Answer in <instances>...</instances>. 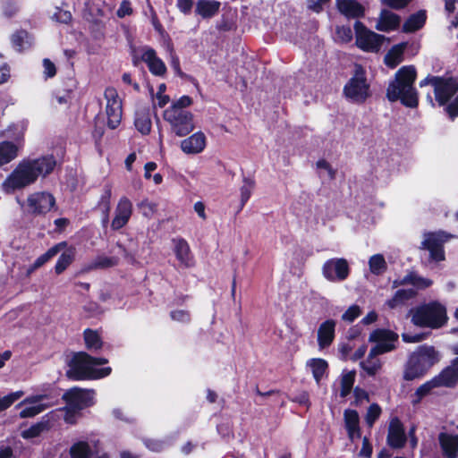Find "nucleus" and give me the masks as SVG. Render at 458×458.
Masks as SVG:
<instances>
[{
  "label": "nucleus",
  "mask_w": 458,
  "mask_h": 458,
  "mask_svg": "<svg viewBox=\"0 0 458 458\" xmlns=\"http://www.w3.org/2000/svg\"><path fill=\"white\" fill-rule=\"evenodd\" d=\"M409 315L413 325L422 328L439 329L448 320L445 306L437 301L412 308Z\"/></svg>",
  "instance_id": "obj_3"
},
{
  "label": "nucleus",
  "mask_w": 458,
  "mask_h": 458,
  "mask_svg": "<svg viewBox=\"0 0 458 458\" xmlns=\"http://www.w3.org/2000/svg\"><path fill=\"white\" fill-rule=\"evenodd\" d=\"M110 199H111V191L106 190L105 193L101 196L98 206L103 213L102 224L105 225L109 221V210H110Z\"/></svg>",
  "instance_id": "obj_48"
},
{
  "label": "nucleus",
  "mask_w": 458,
  "mask_h": 458,
  "mask_svg": "<svg viewBox=\"0 0 458 458\" xmlns=\"http://www.w3.org/2000/svg\"><path fill=\"white\" fill-rule=\"evenodd\" d=\"M355 377L356 373L354 370H343L339 377L341 397H345L351 393L355 381Z\"/></svg>",
  "instance_id": "obj_34"
},
{
  "label": "nucleus",
  "mask_w": 458,
  "mask_h": 458,
  "mask_svg": "<svg viewBox=\"0 0 458 458\" xmlns=\"http://www.w3.org/2000/svg\"><path fill=\"white\" fill-rule=\"evenodd\" d=\"M361 314V309L360 306L353 304L351 305L342 315L341 318L343 321L347 323L353 322Z\"/></svg>",
  "instance_id": "obj_53"
},
{
  "label": "nucleus",
  "mask_w": 458,
  "mask_h": 458,
  "mask_svg": "<svg viewBox=\"0 0 458 458\" xmlns=\"http://www.w3.org/2000/svg\"><path fill=\"white\" fill-rule=\"evenodd\" d=\"M337 7L341 13L352 18L360 17L364 12L356 0H337Z\"/></svg>",
  "instance_id": "obj_31"
},
{
  "label": "nucleus",
  "mask_w": 458,
  "mask_h": 458,
  "mask_svg": "<svg viewBox=\"0 0 458 458\" xmlns=\"http://www.w3.org/2000/svg\"><path fill=\"white\" fill-rule=\"evenodd\" d=\"M52 412H55V415L54 418L51 419V420H54L55 417H58V413L64 412V421L68 424H74L76 423L78 418L80 417L81 410L75 407H72V405H69L67 403V405L64 408L58 411H53Z\"/></svg>",
  "instance_id": "obj_41"
},
{
  "label": "nucleus",
  "mask_w": 458,
  "mask_h": 458,
  "mask_svg": "<svg viewBox=\"0 0 458 458\" xmlns=\"http://www.w3.org/2000/svg\"><path fill=\"white\" fill-rule=\"evenodd\" d=\"M255 187V183L252 180L246 179L243 182L242 186L241 187V201L242 204L244 205L252 194V191Z\"/></svg>",
  "instance_id": "obj_55"
},
{
  "label": "nucleus",
  "mask_w": 458,
  "mask_h": 458,
  "mask_svg": "<svg viewBox=\"0 0 458 458\" xmlns=\"http://www.w3.org/2000/svg\"><path fill=\"white\" fill-rule=\"evenodd\" d=\"M364 401H369V394L368 393L359 387H356L354 389V403L356 405L361 404Z\"/></svg>",
  "instance_id": "obj_64"
},
{
  "label": "nucleus",
  "mask_w": 458,
  "mask_h": 458,
  "mask_svg": "<svg viewBox=\"0 0 458 458\" xmlns=\"http://www.w3.org/2000/svg\"><path fill=\"white\" fill-rule=\"evenodd\" d=\"M435 387H437V386L436 385V380H434V378L424 383L416 390V393H415L416 399L413 402L414 403L420 402L422 397L427 395Z\"/></svg>",
  "instance_id": "obj_54"
},
{
  "label": "nucleus",
  "mask_w": 458,
  "mask_h": 458,
  "mask_svg": "<svg viewBox=\"0 0 458 458\" xmlns=\"http://www.w3.org/2000/svg\"><path fill=\"white\" fill-rule=\"evenodd\" d=\"M53 405L54 402L48 394H36L26 396L15 408L19 410V418L31 419Z\"/></svg>",
  "instance_id": "obj_8"
},
{
  "label": "nucleus",
  "mask_w": 458,
  "mask_h": 458,
  "mask_svg": "<svg viewBox=\"0 0 458 458\" xmlns=\"http://www.w3.org/2000/svg\"><path fill=\"white\" fill-rule=\"evenodd\" d=\"M134 125L142 135H148L150 132L152 123L148 108H141L136 111Z\"/></svg>",
  "instance_id": "obj_30"
},
{
  "label": "nucleus",
  "mask_w": 458,
  "mask_h": 458,
  "mask_svg": "<svg viewBox=\"0 0 458 458\" xmlns=\"http://www.w3.org/2000/svg\"><path fill=\"white\" fill-rule=\"evenodd\" d=\"M453 238L452 234L443 231L426 233L423 235L421 242L422 247L429 251L430 259L434 261H443L445 259V251L443 245Z\"/></svg>",
  "instance_id": "obj_13"
},
{
  "label": "nucleus",
  "mask_w": 458,
  "mask_h": 458,
  "mask_svg": "<svg viewBox=\"0 0 458 458\" xmlns=\"http://www.w3.org/2000/svg\"><path fill=\"white\" fill-rule=\"evenodd\" d=\"M437 386H452L458 381V358L445 369L438 376L434 377Z\"/></svg>",
  "instance_id": "obj_26"
},
{
  "label": "nucleus",
  "mask_w": 458,
  "mask_h": 458,
  "mask_svg": "<svg viewBox=\"0 0 458 458\" xmlns=\"http://www.w3.org/2000/svg\"><path fill=\"white\" fill-rule=\"evenodd\" d=\"M174 252L177 260L184 267L193 265V257L188 242L182 238L173 240Z\"/></svg>",
  "instance_id": "obj_25"
},
{
  "label": "nucleus",
  "mask_w": 458,
  "mask_h": 458,
  "mask_svg": "<svg viewBox=\"0 0 458 458\" xmlns=\"http://www.w3.org/2000/svg\"><path fill=\"white\" fill-rule=\"evenodd\" d=\"M414 295L415 292L412 289L398 290L394 296L387 301V305L389 308L394 309L402 304L404 301L412 298Z\"/></svg>",
  "instance_id": "obj_44"
},
{
  "label": "nucleus",
  "mask_w": 458,
  "mask_h": 458,
  "mask_svg": "<svg viewBox=\"0 0 458 458\" xmlns=\"http://www.w3.org/2000/svg\"><path fill=\"white\" fill-rule=\"evenodd\" d=\"M426 21V13L419 11L411 14L403 23V31L414 32L423 27Z\"/></svg>",
  "instance_id": "obj_36"
},
{
  "label": "nucleus",
  "mask_w": 458,
  "mask_h": 458,
  "mask_svg": "<svg viewBox=\"0 0 458 458\" xmlns=\"http://www.w3.org/2000/svg\"><path fill=\"white\" fill-rule=\"evenodd\" d=\"M399 335L392 330L377 328L373 330L369 336V342L374 344L371 351L384 354L396 348Z\"/></svg>",
  "instance_id": "obj_11"
},
{
  "label": "nucleus",
  "mask_w": 458,
  "mask_h": 458,
  "mask_svg": "<svg viewBox=\"0 0 458 458\" xmlns=\"http://www.w3.org/2000/svg\"><path fill=\"white\" fill-rule=\"evenodd\" d=\"M438 440L442 453L446 458H457L458 435L441 433Z\"/></svg>",
  "instance_id": "obj_24"
},
{
  "label": "nucleus",
  "mask_w": 458,
  "mask_h": 458,
  "mask_svg": "<svg viewBox=\"0 0 458 458\" xmlns=\"http://www.w3.org/2000/svg\"><path fill=\"white\" fill-rule=\"evenodd\" d=\"M369 270L374 275H381L386 270V262L381 254H375L369 259Z\"/></svg>",
  "instance_id": "obj_42"
},
{
  "label": "nucleus",
  "mask_w": 458,
  "mask_h": 458,
  "mask_svg": "<svg viewBox=\"0 0 458 458\" xmlns=\"http://www.w3.org/2000/svg\"><path fill=\"white\" fill-rule=\"evenodd\" d=\"M406 442V437L402 422L393 418L389 423L387 444L393 448H401Z\"/></svg>",
  "instance_id": "obj_20"
},
{
  "label": "nucleus",
  "mask_w": 458,
  "mask_h": 458,
  "mask_svg": "<svg viewBox=\"0 0 458 458\" xmlns=\"http://www.w3.org/2000/svg\"><path fill=\"white\" fill-rule=\"evenodd\" d=\"M27 124L25 122H20L18 123L12 124L3 133V136L13 139L18 141L22 139Z\"/></svg>",
  "instance_id": "obj_45"
},
{
  "label": "nucleus",
  "mask_w": 458,
  "mask_h": 458,
  "mask_svg": "<svg viewBox=\"0 0 458 458\" xmlns=\"http://www.w3.org/2000/svg\"><path fill=\"white\" fill-rule=\"evenodd\" d=\"M306 368L312 374L316 383L319 385L321 379L327 376L328 363L321 358H312L306 361Z\"/></svg>",
  "instance_id": "obj_28"
},
{
  "label": "nucleus",
  "mask_w": 458,
  "mask_h": 458,
  "mask_svg": "<svg viewBox=\"0 0 458 458\" xmlns=\"http://www.w3.org/2000/svg\"><path fill=\"white\" fill-rule=\"evenodd\" d=\"M55 166V160L52 156L38 159L23 160L20 162L13 171L1 184V190L5 194H12L34 183L39 176L45 177Z\"/></svg>",
  "instance_id": "obj_1"
},
{
  "label": "nucleus",
  "mask_w": 458,
  "mask_h": 458,
  "mask_svg": "<svg viewBox=\"0 0 458 458\" xmlns=\"http://www.w3.org/2000/svg\"><path fill=\"white\" fill-rule=\"evenodd\" d=\"M344 93L348 99L355 103H363L369 97V84L365 70L360 65H355L354 73L345 84Z\"/></svg>",
  "instance_id": "obj_7"
},
{
  "label": "nucleus",
  "mask_w": 458,
  "mask_h": 458,
  "mask_svg": "<svg viewBox=\"0 0 458 458\" xmlns=\"http://www.w3.org/2000/svg\"><path fill=\"white\" fill-rule=\"evenodd\" d=\"M75 256V250L74 248H69L64 252L61 254L59 257L55 270L56 274L63 273L72 262Z\"/></svg>",
  "instance_id": "obj_40"
},
{
  "label": "nucleus",
  "mask_w": 458,
  "mask_h": 458,
  "mask_svg": "<svg viewBox=\"0 0 458 458\" xmlns=\"http://www.w3.org/2000/svg\"><path fill=\"white\" fill-rule=\"evenodd\" d=\"M381 414V408L377 403H372L365 415V421L369 428H372Z\"/></svg>",
  "instance_id": "obj_52"
},
{
  "label": "nucleus",
  "mask_w": 458,
  "mask_h": 458,
  "mask_svg": "<svg viewBox=\"0 0 458 458\" xmlns=\"http://www.w3.org/2000/svg\"><path fill=\"white\" fill-rule=\"evenodd\" d=\"M107 362H94L92 366H90L91 370L96 371L95 374H103L99 376L97 379H100L106 377L110 375L112 369L110 367L99 368L100 366L106 364Z\"/></svg>",
  "instance_id": "obj_60"
},
{
  "label": "nucleus",
  "mask_w": 458,
  "mask_h": 458,
  "mask_svg": "<svg viewBox=\"0 0 458 458\" xmlns=\"http://www.w3.org/2000/svg\"><path fill=\"white\" fill-rule=\"evenodd\" d=\"M407 43H400L392 47L385 56V64L390 68L396 67L403 60V53Z\"/></svg>",
  "instance_id": "obj_32"
},
{
  "label": "nucleus",
  "mask_w": 458,
  "mask_h": 458,
  "mask_svg": "<svg viewBox=\"0 0 458 458\" xmlns=\"http://www.w3.org/2000/svg\"><path fill=\"white\" fill-rule=\"evenodd\" d=\"M18 155V146L10 141L0 142V166L10 163Z\"/></svg>",
  "instance_id": "obj_35"
},
{
  "label": "nucleus",
  "mask_w": 458,
  "mask_h": 458,
  "mask_svg": "<svg viewBox=\"0 0 458 458\" xmlns=\"http://www.w3.org/2000/svg\"><path fill=\"white\" fill-rule=\"evenodd\" d=\"M141 60L148 65L149 72L155 75L163 77L166 73V66L156 51L150 47L141 49Z\"/></svg>",
  "instance_id": "obj_19"
},
{
  "label": "nucleus",
  "mask_w": 458,
  "mask_h": 458,
  "mask_svg": "<svg viewBox=\"0 0 458 458\" xmlns=\"http://www.w3.org/2000/svg\"><path fill=\"white\" fill-rule=\"evenodd\" d=\"M55 412H49L42 418L40 421L32 424L29 428L21 432V436L24 439H32L38 437L51 427L50 421L54 418Z\"/></svg>",
  "instance_id": "obj_27"
},
{
  "label": "nucleus",
  "mask_w": 458,
  "mask_h": 458,
  "mask_svg": "<svg viewBox=\"0 0 458 458\" xmlns=\"http://www.w3.org/2000/svg\"><path fill=\"white\" fill-rule=\"evenodd\" d=\"M24 395L22 390L9 393L8 394L0 397V411H5L10 408L16 401L20 400Z\"/></svg>",
  "instance_id": "obj_47"
},
{
  "label": "nucleus",
  "mask_w": 458,
  "mask_h": 458,
  "mask_svg": "<svg viewBox=\"0 0 458 458\" xmlns=\"http://www.w3.org/2000/svg\"><path fill=\"white\" fill-rule=\"evenodd\" d=\"M96 393L91 389L72 388L64 393L66 403L79 410L90 407L95 403Z\"/></svg>",
  "instance_id": "obj_16"
},
{
  "label": "nucleus",
  "mask_w": 458,
  "mask_h": 458,
  "mask_svg": "<svg viewBox=\"0 0 458 458\" xmlns=\"http://www.w3.org/2000/svg\"><path fill=\"white\" fill-rule=\"evenodd\" d=\"M401 18L398 14L384 9L381 11L377 24L376 30L383 32H390L397 30L400 27Z\"/></svg>",
  "instance_id": "obj_21"
},
{
  "label": "nucleus",
  "mask_w": 458,
  "mask_h": 458,
  "mask_svg": "<svg viewBox=\"0 0 458 458\" xmlns=\"http://www.w3.org/2000/svg\"><path fill=\"white\" fill-rule=\"evenodd\" d=\"M72 99V92L70 90L57 91L52 98V106L57 107H67Z\"/></svg>",
  "instance_id": "obj_49"
},
{
  "label": "nucleus",
  "mask_w": 458,
  "mask_h": 458,
  "mask_svg": "<svg viewBox=\"0 0 458 458\" xmlns=\"http://www.w3.org/2000/svg\"><path fill=\"white\" fill-rule=\"evenodd\" d=\"M192 99L188 96H182L174 102L169 107H175L179 110H186L185 108L191 106Z\"/></svg>",
  "instance_id": "obj_62"
},
{
  "label": "nucleus",
  "mask_w": 458,
  "mask_h": 458,
  "mask_svg": "<svg viewBox=\"0 0 458 458\" xmlns=\"http://www.w3.org/2000/svg\"><path fill=\"white\" fill-rule=\"evenodd\" d=\"M171 318L179 323H188L191 319L190 313L185 310H175L170 313Z\"/></svg>",
  "instance_id": "obj_58"
},
{
  "label": "nucleus",
  "mask_w": 458,
  "mask_h": 458,
  "mask_svg": "<svg viewBox=\"0 0 458 458\" xmlns=\"http://www.w3.org/2000/svg\"><path fill=\"white\" fill-rule=\"evenodd\" d=\"M443 87L441 90L442 98H436L440 105H444L448 99L458 91V83L454 79L441 78Z\"/></svg>",
  "instance_id": "obj_37"
},
{
  "label": "nucleus",
  "mask_w": 458,
  "mask_h": 458,
  "mask_svg": "<svg viewBox=\"0 0 458 458\" xmlns=\"http://www.w3.org/2000/svg\"><path fill=\"white\" fill-rule=\"evenodd\" d=\"M352 39V29L348 26L336 27L335 40L338 43L345 44Z\"/></svg>",
  "instance_id": "obj_50"
},
{
  "label": "nucleus",
  "mask_w": 458,
  "mask_h": 458,
  "mask_svg": "<svg viewBox=\"0 0 458 458\" xmlns=\"http://www.w3.org/2000/svg\"><path fill=\"white\" fill-rule=\"evenodd\" d=\"M83 336L87 349L91 351H97L102 347V338L98 331L92 329H86L83 333Z\"/></svg>",
  "instance_id": "obj_38"
},
{
  "label": "nucleus",
  "mask_w": 458,
  "mask_h": 458,
  "mask_svg": "<svg viewBox=\"0 0 458 458\" xmlns=\"http://www.w3.org/2000/svg\"><path fill=\"white\" fill-rule=\"evenodd\" d=\"M439 360L440 354L433 346H420L409 358L403 372L404 379L413 380L422 377L428 369Z\"/></svg>",
  "instance_id": "obj_4"
},
{
  "label": "nucleus",
  "mask_w": 458,
  "mask_h": 458,
  "mask_svg": "<svg viewBox=\"0 0 458 458\" xmlns=\"http://www.w3.org/2000/svg\"><path fill=\"white\" fill-rule=\"evenodd\" d=\"M416 69L412 65L400 68L386 90L389 101L400 100L405 106L414 108L418 106V92L413 87L416 80Z\"/></svg>",
  "instance_id": "obj_2"
},
{
  "label": "nucleus",
  "mask_w": 458,
  "mask_h": 458,
  "mask_svg": "<svg viewBox=\"0 0 458 458\" xmlns=\"http://www.w3.org/2000/svg\"><path fill=\"white\" fill-rule=\"evenodd\" d=\"M344 428L350 440L360 437V416L355 410L346 409L344 411Z\"/></svg>",
  "instance_id": "obj_23"
},
{
  "label": "nucleus",
  "mask_w": 458,
  "mask_h": 458,
  "mask_svg": "<svg viewBox=\"0 0 458 458\" xmlns=\"http://www.w3.org/2000/svg\"><path fill=\"white\" fill-rule=\"evenodd\" d=\"M70 458H110L109 454L101 450L95 441H77L69 450Z\"/></svg>",
  "instance_id": "obj_15"
},
{
  "label": "nucleus",
  "mask_w": 458,
  "mask_h": 458,
  "mask_svg": "<svg viewBox=\"0 0 458 458\" xmlns=\"http://www.w3.org/2000/svg\"><path fill=\"white\" fill-rule=\"evenodd\" d=\"M150 93L152 95V104L153 108H163L166 106L170 101V97L165 93H156L153 94V89H150Z\"/></svg>",
  "instance_id": "obj_56"
},
{
  "label": "nucleus",
  "mask_w": 458,
  "mask_h": 458,
  "mask_svg": "<svg viewBox=\"0 0 458 458\" xmlns=\"http://www.w3.org/2000/svg\"><path fill=\"white\" fill-rule=\"evenodd\" d=\"M140 208L144 216L150 217L157 210V205L148 200H143L140 204Z\"/></svg>",
  "instance_id": "obj_59"
},
{
  "label": "nucleus",
  "mask_w": 458,
  "mask_h": 458,
  "mask_svg": "<svg viewBox=\"0 0 458 458\" xmlns=\"http://www.w3.org/2000/svg\"><path fill=\"white\" fill-rule=\"evenodd\" d=\"M132 212L133 205L131 200L125 196L121 197L114 210L111 228L117 231L124 227L130 221Z\"/></svg>",
  "instance_id": "obj_17"
},
{
  "label": "nucleus",
  "mask_w": 458,
  "mask_h": 458,
  "mask_svg": "<svg viewBox=\"0 0 458 458\" xmlns=\"http://www.w3.org/2000/svg\"><path fill=\"white\" fill-rule=\"evenodd\" d=\"M354 30L355 44L364 52L377 53L384 41L387 39L385 36L369 30L360 21H356L354 23Z\"/></svg>",
  "instance_id": "obj_10"
},
{
  "label": "nucleus",
  "mask_w": 458,
  "mask_h": 458,
  "mask_svg": "<svg viewBox=\"0 0 458 458\" xmlns=\"http://www.w3.org/2000/svg\"><path fill=\"white\" fill-rule=\"evenodd\" d=\"M18 203L24 213L32 216H43L50 212L55 205V197L47 191H36L28 195L26 200Z\"/></svg>",
  "instance_id": "obj_9"
},
{
  "label": "nucleus",
  "mask_w": 458,
  "mask_h": 458,
  "mask_svg": "<svg viewBox=\"0 0 458 458\" xmlns=\"http://www.w3.org/2000/svg\"><path fill=\"white\" fill-rule=\"evenodd\" d=\"M12 44L16 51H22L31 45V38L26 31H18L12 36Z\"/></svg>",
  "instance_id": "obj_39"
},
{
  "label": "nucleus",
  "mask_w": 458,
  "mask_h": 458,
  "mask_svg": "<svg viewBox=\"0 0 458 458\" xmlns=\"http://www.w3.org/2000/svg\"><path fill=\"white\" fill-rule=\"evenodd\" d=\"M220 6L221 3L216 0H199L195 12L203 19H210L218 13Z\"/></svg>",
  "instance_id": "obj_29"
},
{
  "label": "nucleus",
  "mask_w": 458,
  "mask_h": 458,
  "mask_svg": "<svg viewBox=\"0 0 458 458\" xmlns=\"http://www.w3.org/2000/svg\"><path fill=\"white\" fill-rule=\"evenodd\" d=\"M321 272L326 280L331 283H339L348 278L350 266L344 258H332L324 262Z\"/></svg>",
  "instance_id": "obj_12"
},
{
  "label": "nucleus",
  "mask_w": 458,
  "mask_h": 458,
  "mask_svg": "<svg viewBox=\"0 0 458 458\" xmlns=\"http://www.w3.org/2000/svg\"><path fill=\"white\" fill-rule=\"evenodd\" d=\"M336 322L334 319H327L318 328V344L319 349L328 347L335 339Z\"/></svg>",
  "instance_id": "obj_22"
},
{
  "label": "nucleus",
  "mask_w": 458,
  "mask_h": 458,
  "mask_svg": "<svg viewBox=\"0 0 458 458\" xmlns=\"http://www.w3.org/2000/svg\"><path fill=\"white\" fill-rule=\"evenodd\" d=\"M163 117L178 137L186 136L195 129L194 115L190 111L168 107L164 111Z\"/></svg>",
  "instance_id": "obj_6"
},
{
  "label": "nucleus",
  "mask_w": 458,
  "mask_h": 458,
  "mask_svg": "<svg viewBox=\"0 0 458 458\" xmlns=\"http://www.w3.org/2000/svg\"><path fill=\"white\" fill-rule=\"evenodd\" d=\"M317 168L320 171L321 175L327 176L329 179H333L335 177V171L326 160H318L317 162Z\"/></svg>",
  "instance_id": "obj_57"
},
{
  "label": "nucleus",
  "mask_w": 458,
  "mask_h": 458,
  "mask_svg": "<svg viewBox=\"0 0 458 458\" xmlns=\"http://www.w3.org/2000/svg\"><path fill=\"white\" fill-rule=\"evenodd\" d=\"M105 98L106 100V113L107 116V125L111 129H115L122 120V100L119 98L117 90L112 87L106 89Z\"/></svg>",
  "instance_id": "obj_14"
},
{
  "label": "nucleus",
  "mask_w": 458,
  "mask_h": 458,
  "mask_svg": "<svg viewBox=\"0 0 458 458\" xmlns=\"http://www.w3.org/2000/svg\"><path fill=\"white\" fill-rule=\"evenodd\" d=\"M428 84L434 87L436 98H442L441 90L443 87V82L441 81V78L435 76L427 77L420 82V87H424Z\"/></svg>",
  "instance_id": "obj_51"
},
{
  "label": "nucleus",
  "mask_w": 458,
  "mask_h": 458,
  "mask_svg": "<svg viewBox=\"0 0 458 458\" xmlns=\"http://www.w3.org/2000/svg\"><path fill=\"white\" fill-rule=\"evenodd\" d=\"M118 264V259L115 257L98 256L89 264V269L107 268Z\"/></svg>",
  "instance_id": "obj_43"
},
{
  "label": "nucleus",
  "mask_w": 458,
  "mask_h": 458,
  "mask_svg": "<svg viewBox=\"0 0 458 458\" xmlns=\"http://www.w3.org/2000/svg\"><path fill=\"white\" fill-rule=\"evenodd\" d=\"M94 362H107L105 358H94L87 352H81L73 355L69 362V369L66 372L68 377L74 380H93L102 374H93L90 366ZM96 373V371H94Z\"/></svg>",
  "instance_id": "obj_5"
},
{
  "label": "nucleus",
  "mask_w": 458,
  "mask_h": 458,
  "mask_svg": "<svg viewBox=\"0 0 458 458\" xmlns=\"http://www.w3.org/2000/svg\"><path fill=\"white\" fill-rule=\"evenodd\" d=\"M401 284H410L417 288H427L432 284V281L428 278L419 276L415 274H409L403 277Z\"/></svg>",
  "instance_id": "obj_46"
},
{
  "label": "nucleus",
  "mask_w": 458,
  "mask_h": 458,
  "mask_svg": "<svg viewBox=\"0 0 458 458\" xmlns=\"http://www.w3.org/2000/svg\"><path fill=\"white\" fill-rule=\"evenodd\" d=\"M359 457L361 458H371L372 455V445L369 443L368 437H363L362 439V446L360 451L358 454Z\"/></svg>",
  "instance_id": "obj_61"
},
{
  "label": "nucleus",
  "mask_w": 458,
  "mask_h": 458,
  "mask_svg": "<svg viewBox=\"0 0 458 458\" xmlns=\"http://www.w3.org/2000/svg\"><path fill=\"white\" fill-rule=\"evenodd\" d=\"M378 355L370 350L367 359L360 362V367L369 376L376 375L381 369L382 362Z\"/></svg>",
  "instance_id": "obj_33"
},
{
  "label": "nucleus",
  "mask_w": 458,
  "mask_h": 458,
  "mask_svg": "<svg viewBox=\"0 0 458 458\" xmlns=\"http://www.w3.org/2000/svg\"><path fill=\"white\" fill-rule=\"evenodd\" d=\"M207 147V137L203 131H196L180 142L181 150L187 155H198Z\"/></svg>",
  "instance_id": "obj_18"
},
{
  "label": "nucleus",
  "mask_w": 458,
  "mask_h": 458,
  "mask_svg": "<svg viewBox=\"0 0 458 458\" xmlns=\"http://www.w3.org/2000/svg\"><path fill=\"white\" fill-rule=\"evenodd\" d=\"M44 75L46 78H52L56 73L55 65L49 60H43Z\"/></svg>",
  "instance_id": "obj_63"
}]
</instances>
